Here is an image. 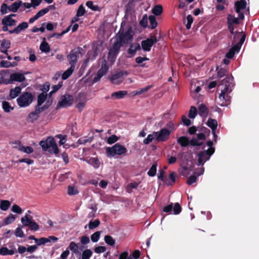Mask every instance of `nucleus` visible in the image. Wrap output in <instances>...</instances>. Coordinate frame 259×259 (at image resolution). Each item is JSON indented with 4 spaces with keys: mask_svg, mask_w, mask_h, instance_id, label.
<instances>
[{
    "mask_svg": "<svg viewBox=\"0 0 259 259\" xmlns=\"http://www.w3.org/2000/svg\"><path fill=\"white\" fill-rule=\"evenodd\" d=\"M140 24L144 28L147 27L148 25L147 16L145 15L142 19L140 21Z\"/></svg>",
    "mask_w": 259,
    "mask_h": 259,
    "instance_id": "60",
    "label": "nucleus"
},
{
    "mask_svg": "<svg viewBox=\"0 0 259 259\" xmlns=\"http://www.w3.org/2000/svg\"><path fill=\"white\" fill-rule=\"evenodd\" d=\"M149 20L150 23L151 28L152 29L155 28L157 25L155 17L153 15H150L149 17Z\"/></svg>",
    "mask_w": 259,
    "mask_h": 259,
    "instance_id": "44",
    "label": "nucleus"
},
{
    "mask_svg": "<svg viewBox=\"0 0 259 259\" xmlns=\"http://www.w3.org/2000/svg\"><path fill=\"white\" fill-rule=\"evenodd\" d=\"M172 208L175 214H179L182 210L181 206L179 203H176Z\"/></svg>",
    "mask_w": 259,
    "mask_h": 259,
    "instance_id": "56",
    "label": "nucleus"
},
{
    "mask_svg": "<svg viewBox=\"0 0 259 259\" xmlns=\"http://www.w3.org/2000/svg\"><path fill=\"white\" fill-rule=\"evenodd\" d=\"M11 42L10 40L3 39L1 44V51L8 55V49L10 48Z\"/></svg>",
    "mask_w": 259,
    "mask_h": 259,
    "instance_id": "21",
    "label": "nucleus"
},
{
    "mask_svg": "<svg viewBox=\"0 0 259 259\" xmlns=\"http://www.w3.org/2000/svg\"><path fill=\"white\" fill-rule=\"evenodd\" d=\"M247 5L246 2L244 0L236 1L235 3V9L236 13H238V18L243 20L244 18V14L241 12V11L246 8Z\"/></svg>",
    "mask_w": 259,
    "mask_h": 259,
    "instance_id": "13",
    "label": "nucleus"
},
{
    "mask_svg": "<svg viewBox=\"0 0 259 259\" xmlns=\"http://www.w3.org/2000/svg\"><path fill=\"white\" fill-rule=\"evenodd\" d=\"M68 194L69 195H75L78 193L77 189L73 186H69L68 187Z\"/></svg>",
    "mask_w": 259,
    "mask_h": 259,
    "instance_id": "52",
    "label": "nucleus"
},
{
    "mask_svg": "<svg viewBox=\"0 0 259 259\" xmlns=\"http://www.w3.org/2000/svg\"><path fill=\"white\" fill-rule=\"evenodd\" d=\"M162 7L160 5L155 6L152 9V13L156 16H159L162 13Z\"/></svg>",
    "mask_w": 259,
    "mask_h": 259,
    "instance_id": "38",
    "label": "nucleus"
},
{
    "mask_svg": "<svg viewBox=\"0 0 259 259\" xmlns=\"http://www.w3.org/2000/svg\"><path fill=\"white\" fill-rule=\"evenodd\" d=\"M176 175L175 172H171L169 176V179L171 181V183L169 180H166V184L168 185H171L172 183H174L176 181Z\"/></svg>",
    "mask_w": 259,
    "mask_h": 259,
    "instance_id": "53",
    "label": "nucleus"
},
{
    "mask_svg": "<svg viewBox=\"0 0 259 259\" xmlns=\"http://www.w3.org/2000/svg\"><path fill=\"white\" fill-rule=\"evenodd\" d=\"M108 70V67L107 66V63L106 60L104 59L102 62L101 68L98 71L97 73L93 79V82H98L101 79V78L107 73Z\"/></svg>",
    "mask_w": 259,
    "mask_h": 259,
    "instance_id": "10",
    "label": "nucleus"
},
{
    "mask_svg": "<svg viewBox=\"0 0 259 259\" xmlns=\"http://www.w3.org/2000/svg\"><path fill=\"white\" fill-rule=\"evenodd\" d=\"M92 254L93 252L91 249H86L83 251L81 256H80L78 259H90Z\"/></svg>",
    "mask_w": 259,
    "mask_h": 259,
    "instance_id": "32",
    "label": "nucleus"
},
{
    "mask_svg": "<svg viewBox=\"0 0 259 259\" xmlns=\"http://www.w3.org/2000/svg\"><path fill=\"white\" fill-rule=\"evenodd\" d=\"M127 94V92L126 91H120L118 92H114L111 94V97H115L116 99H122L124 98Z\"/></svg>",
    "mask_w": 259,
    "mask_h": 259,
    "instance_id": "30",
    "label": "nucleus"
},
{
    "mask_svg": "<svg viewBox=\"0 0 259 259\" xmlns=\"http://www.w3.org/2000/svg\"><path fill=\"white\" fill-rule=\"evenodd\" d=\"M203 144L202 142H200L197 138H192L190 140V145L192 146H201Z\"/></svg>",
    "mask_w": 259,
    "mask_h": 259,
    "instance_id": "49",
    "label": "nucleus"
},
{
    "mask_svg": "<svg viewBox=\"0 0 259 259\" xmlns=\"http://www.w3.org/2000/svg\"><path fill=\"white\" fill-rule=\"evenodd\" d=\"M22 4V1H17L9 7V10L12 12H16L21 6Z\"/></svg>",
    "mask_w": 259,
    "mask_h": 259,
    "instance_id": "27",
    "label": "nucleus"
},
{
    "mask_svg": "<svg viewBox=\"0 0 259 259\" xmlns=\"http://www.w3.org/2000/svg\"><path fill=\"white\" fill-rule=\"evenodd\" d=\"M28 27V23L26 22H23L19 24L13 30H9V33L10 34H12V33L18 34L23 30H24V29L27 28Z\"/></svg>",
    "mask_w": 259,
    "mask_h": 259,
    "instance_id": "18",
    "label": "nucleus"
},
{
    "mask_svg": "<svg viewBox=\"0 0 259 259\" xmlns=\"http://www.w3.org/2000/svg\"><path fill=\"white\" fill-rule=\"evenodd\" d=\"M15 235L16 237L22 238L24 236V233L22 229L20 227L17 228L15 231Z\"/></svg>",
    "mask_w": 259,
    "mask_h": 259,
    "instance_id": "59",
    "label": "nucleus"
},
{
    "mask_svg": "<svg viewBox=\"0 0 259 259\" xmlns=\"http://www.w3.org/2000/svg\"><path fill=\"white\" fill-rule=\"evenodd\" d=\"M58 238L56 237L50 236L48 238L42 237L39 238L38 240H36V243L37 245H45V244L50 242L51 241L53 242H56L58 241Z\"/></svg>",
    "mask_w": 259,
    "mask_h": 259,
    "instance_id": "16",
    "label": "nucleus"
},
{
    "mask_svg": "<svg viewBox=\"0 0 259 259\" xmlns=\"http://www.w3.org/2000/svg\"><path fill=\"white\" fill-rule=\"evenodd\" d=\"M85 13V9L82 5H81L77 10L76 16L80 17L83 16Z\"/></svg>",
    "mask_w": 259,
    "mask_h": 259,
    "instance_id": "54",
    "label": "nucleus"
},
{
    "mask_svg": "<svg viewBox=\"0 0 259 259\" xmlns=\"http://www.w3.org/2000/svg\"><path fill=\"white\" fill-rule=\"evenodd\" d=\"M16 217L13 214H10L4 220L6 225L11 224L15 220Z\"/></svg>",
    "mask_w": 259,
    "mask_h": 259,
    "instance_id": "46",
    "label": "nucleus"
},
{
    "mask_svg": "<svg viewBox=\"0 0 259 259\" xmlns=\"http://www.w3.org/2000/svg\"><path fill=\"white\" fill-rule=\"evenodd\" d=\"M39 145L44 151L48 150L50 154H57L59 153V149L55 139L53 137H48L46 141H40Z\"/></svg>",
    "mask_w": 259,
    "mask_h": 259,
    "instance_id": "1",
    "label": "nucleus"
},
{
    "mask_svg": "<svg viewBox=\"0 0 259 259\" xmlns=\"http://www.w3.org/2000/svg\"><path fill=\"white\" fill-rule=\"evenodd\" d=\"M47 13H48V9L45 8L38 11L35 16L37 19H38L39 18L42 17Z\"/></svg>",
    "mask_w": 259,
    "mask_h": 259,
    "instance_id": "61",
    "label": "nucleus"
},
{
    "mask_svg": "<svg viewBox=\"0 0 259 259\" xmlns=\"http://www.w3.org/2000/svg\"><path fill=\"white\" fill-rule=\"evenodd\" d=\"M34 97L31 93L26 92L23 93L17 99V102L20 107L28 106L33 101Z\"/></svg>",
    "mask_w": 259,
    "mask_h": 259,
    "instance_id": "4",
    "label": "nucleus"
},
{
    "mask_svg": "<svg viewBox=\"0 0 259 259\" xmlns=\"http://www.w3.org/2000/svg\"><path fill=\"white\" fill-rule=\"evenodd\" d=\"M233 77L231 76H227L223 79L218 87L219 90H223L229 93L232 92Z\"/></svg>",
    "mask_w": 259,
    "mask_h": 259,
    "instance_id": "5",
    "label": "nucleus"
},
{
    "mask_svg": "<svg viewBox=\"0 0 259 259\" xmlns=\"http://www.w3.org/2000/svg\"><path fill=\"white\" fill-rule=\"evenodd\" d=\"M122 46V44L118 40L115 42L113 45L112 47L109 50L108 53L109 59H115L116 55L118 54V51Z\"/></svg>",
    "mask_w": 259,
    "mask_h": 259,
    "instance_id": "14",
    "label": "nucleus"
},
{
    "mask_svg": "<svg viewBox=\"0 0 259 259\" xmlns=\"http://www.w3.org/2000/svg\"><path fill=\"white\" fill-rule=\"evenodd\" d=\"M2 24L3 25L13 26L16 25V21L10 16H5L2 20Z\"/></svg>",
    "mask_w": 259,
    "mask_h": 259,
    "instance_id": "20",
    "label": "nucleus"
},
{
    "mask_svg": "<svg viewBox=\"0 0 259 259\" xmlns=\"http://www.w3.org/2000/svg\"><path fill=\"white\" fill-rule=\"evenodd\" d=\"M220 91L221 93L217 99V103L221 106H227L230 103V97L228 96L229 93L223 90Z\"/></svg>",
    "mask_w": 259,
    "mask_h": 259,
    "instance_id": "9",
    "label": "nucleus"
},
{
    "mask_svg": "<svg viewBox=\"0 0 259 259\" xmlns=\"http://www.w3.org/2000/svg\"><path fill=\"white\" fill-rule=\"evenodd\" d=\"M100 224V222L99 220L97 219L95 220L94 222L90 221L89 224V228L90 229H94L98 227Z\"/></svg>",
    "mask_w": 259,
    "mask_h": 259,
    "instance_id": "48",
    "label": "nucleus"
},
{
    "mask_svg": "<svg viewBox=\"0 0 259 259\" xmlns=\"http://www.w3.org/2000/svg\"><path fill=\"white\" fill-rule=\"evenodd\" d=\"M127 151L126 148L119 143L115 144L111 147L106 148V154L108 157H112L116 155H125Z\"/></svg>",
    "mask_w": 259,
    "mask_h": 259,
    "instance_id": "3",
    "label": "nucleus"
},
{
    "mask_svg": "<svg viewBox=\"0 0 259 259\" xmlns=\"http://www.w3.org/2000/svg\"><path fill=\"white\" fill-rule=\"evenodd\" d=\"M22 224V227L29 226L31 223L33 221L32 216L26 214L24 217H22L21 219Z\"/></svg>",
    "mask_w": 259,
    "mask_h": 259,
    "instance_id": "23",
    "label": "nucleus"
},
{
    "mask_svg": "<svg viewBox=\"0 0 259 259\" xmlns=\"http://www.w3.org/2000/svg\"><path fill=\"white\" fill-rule=\"evenodd\" d=\"M155 139V132H153L152 134H149L147 137L144 140L143 143L145 144H148L152 141L154 139Z\"/></svg>",
    "mask_w": 259,
    "mask_h": 259,
    "instance_id": "45",
    "label": "nucleus"
},
{
    "mask_svg": "<svg viewBox=\"0 0 259 259\" xmlns=\"http://www.w3.org/2000/svg\"><path fill=\"white\" fill-rule=\"evenodd\" d=\"M187 23L186 24V27L187 29H190L191 27V24L193 22V18L191 15H188L187 17Z\"/></svg>",
    "mask_w": 259,
    "mask_h": 259,
    "instance_id": "57",
    "label": "nucleus"
},
{
    "mask_svg": "<svg viewBox=\"0 0 259 259\" xmlns=\"http://www.w3.org/2000/svg\"><path fill=\"white\" fill-rule=\"evenodd\" d=\"M126 71H120L112 75L110 77V80L113 84H118L123 81L125 76L128 75Z\"/></svg>",
    "mask_w": 259,
    "mask_h": 259,
    "instance_id": "12",
    "label": "nucleus"
},
{
    "mask_svg": "<svg viewBox=\"0 0 259 259\" xmlns=\"http://www.w3.org/2000/svg\"><path fill=\"white\" fill-rule=\"evenodd\" d=\"M214 148H209L207 150L200 152L198 155L199 164L203 165L205 162L208 160L211 155L214 153Z\"/></svg>",
    "mask_w": 259,
    "mask_h": 259,
    "instance_id": "6",
    "label": "nucleus"
},
{
    "mask_svg": "<svg viewBox=\"0 0 259 259\" xmlns=\"http://www.w3.org/2000/svg\"><path fill=\"white\" fill-rule=\"evenodd\" d=\"M21 88L20 87H16L14 89H12L10 91L9 96L11 99H14L18 97L21 93Z\"/></svg>",
    "mask_w": 259,
    "mask_h": 259,
    "instance_id": "24",
    "label": "nucleus"
},
{
    "mask_svg": "<svg viewBox=\"0 0 259 259\" xmlns=\"http://www.w3.org/2000/svg\"><path fill=\"white\" fill-rule=\"evenodd\" d=\"M118 139L119 138L117 136L113 135L107 139V142L109 144H112L117 142Z\"/></svg>",
    "mask_w": 259,
    "mask_h": 259,
    "instance_id": "50",
    "label": "nucleus"
},
{
    "mask_svg": "<svg viewBox=\"0 0 259 259\" xmlns=\"http://www.w3.org/2000/svg\"><path fill=\"white\" fill-rule=\"evenodd\" d=\"M11 210L13 212L18 213V214H20L22 212V209H21V208L17 204H14L12 206V207L11 208Z\"/></svg>",
    "mask_w": 259,
    "mask_h": 259,
    "instance_id": "58",
    "label": "nucleus"
},
{
    "mask_svg": "<svg viewBox=\"0 0 259 259\" xmlns=\"http://www.w3.org/2000/svg\"><path fill=\"white\" fill-rule=\"evenodd\" d=\"M197 109L194 106H191L190 107L188 116L190 118H194L197 115Z\"/></svg>",
    "mask_w": 259,
    "mask_h": 259,
    "instance_id": "47",
    "label": "nucleus"
},
{
    "mask_svg": "<svg viewBox=\"0 0 259 259\" xmlns=\"http://www.w3.org/2000/svg\"><path fill=\"white\" fill-rule=\"evenodd\" d=\"M84 246H81L79 249L80 250H82L84 248ZM68 248L71 250L72 253L74 254H79L80 252L78 250L79 246L77 244H76L75 242H71L69 244Z\"/></svg>",
    "mask_w": 259,
    "mask_h": 259,
    "instance_id": "22",
    "label": "nucleus"
},
{
    "mask_svg": "<svg viewBox=\"0 0 259 259\" xmlns=\"http://www.w3.org/2000/svg\"><path fill=\"white\" fill-rule=\"evenodd\" d=\"M196 180H197V177L195 176H191L188 179L187 183L188 185H191L192 184L196 182Z\"/></svg>",
    "mask_w": 259,
    "mask_h": 259,
    "instance_id": "64",
    "label": "nucleus"
},
{
    "mask_svg": "<svg viewBox=\"0 0 259 259\" xmlns=\"http://www.w3.org/2000/svg\"><path fill=\"white\" fill-rule=\"evenodd\" d=\"M17 65H18L17 63L15 62H13L11 63L9 61H5V60L2 61L0 63L1 66L2 67H4V68H9L10 67H15V66H17Z\"/></svg>",
    "mask_w": 259,
    "mask_h": 259,
    "instance_id": "35",
    "label": "nucleus"
},
{
    "mask_svg": "<svg viewBox=\"0 0 259 259\" xmlns=\"http://www.w3.org/2000/svg\"><path fill=\"white\" fill-rule=\"evenodd\" d=\"M74 67L70 66L67 70H66L62 75V78L63 80L67 79L73 72Z\"/></svg>",
    "mask_w": 259,
    "mask_h": 259,
    "instance_id": "34",
    "label": "nucleus"
},
{
    "mask_svg": "<svg viewBox=\"0 0 259 259\" xmlns=\"http://www.w3.org/2000/svg\"><path fill=\"white\" fill-rule=\"evenodd\" d=\"M47 94L46 93H42L37 97V104L38 105H41L46 101Z\"/></svg>",
    "mask_w": 259,
    "mask_h": 259,
    "instance_id": "39",
    "label": "nucleus"
},
{
    "mask_svg": "<svg viewBox=\"0 0 259 259\" xmlns=\"http://www.w3.org/2000/svg\"><path fill=\"white\" fill-rule=\"evenodd\" d=\"M227 20H228V24H231V25H233V24H239V22L238 20H240V19H239L238 17L235 18L232 15L229 14L228 15Z\"/></svg>",
    "mask_w": 259,
    "mask_h": 259,
    "instance_id": "36",
    "label": "nucleus"
},
{
    "mask_svg": "<svg viewBox=\"0 0 259 259\" xmlns=\"http://www.w3.org/2000/svg\"><path fill=\"white\" fill-rule=\"evenodd\" d=\"M78 53H79L77 50L74 49L71 51L70 54L67 55V58L71 66H73L75 67V65L77 61V55Z\"/></svg>",
    "mask_w": 259,
    "mask_h": 259,
    "instance_id": "15",
    "label": "nucleus"
},
{
    "mask_svg": "<svg viewBox=\"0 0 259 259\" xmlns=\"http://www.w3.org/2000/svg\"><path fill=\"white\" fill-rule=\"evenodd\" d=\"M73 102V98L69 94H65L61 97V101H59L56 106V109L61 108H66L70 106Z\"/></svg>",
    "mask_w": 259,
    "mask_h": 259,
    "instance_id": "7",
    "label": "nucleus"
},
{
    "mask_svg": "<svg viewBox=\"0 0 259 259\" xmlns=\"http://www.w3.org/2000/svg\"><path fill=\"white\" fill-rule=\"evenodd\" d=\"M177 143L182 147H187L189 144H190V141L188 137L186 136H182L178 139Z\"/></svg>",
    "mask_w": 259,
    "mask_h": 259,
    "instance_id": "26",
    "label": "nucleus"
},
{
    "mask_svg": "<svg viewBox=\"0 0 259 259\" xmlns=\"http://www.w3.org/2000/svg\"><path fill=\"white\" fill-rule=\"evenodd\" d=\"M10 79V81H8L6 83H11L12 81L22 82L25 80V77L23 74L14 73L11 74Z\"/></svg>",
    "mask_w": 259,
    "mask_h": 259,
    "instance_id": "17",
    "label": "nucleus"
},
{
    "mask_svg": "<svg viewBox=\"0 0 259 259\" xmlns=\"http://www.w3.org/2000/svg\"><path fill=\"white\" fill-rule=\"evenodd\" d=\"M40 50L45 53H49L50 51V47L48 42L46 41V38H44L43 41L40 44L39 47Z\"/></svg>",
    "mask_w": 259,
    "mask_h": 259,
    "instance_id": "28",
    "label": "nucleus"
},
{
    "mask_svg": "<svg viewBox=\"0 0 259 259\" xmlns=\"http://www.w3.org/2000/svg\"><path fill=\"white\" fill-rule=\"evenodd\" d=\"M104 240L105 242L110 246H114L115 243V240L110 235H106Z\"/></svg>",
    "mask_w": 259,
    "mask_h": 259,
    "instance_id": "43",
    "label": "nucleus"
},
{
    "mask_svg": "<svg viewBox=\"0 0 259 259\" xmlns=\"http://www.w3.org/2000/svg\"><path fill=\"white\" fill-rule=\"evenodd\" d=\"M2 106L4 110L6 112H10L11 110H13L14 108L12 107L10 103L6 101H4L2 103Z\"/></svg>",
    "mask_w": 259,
    "mask_h": 259,
    "instance_id": "41",
    "label": "nucleus"
},
{
    "mask_svg": "<svg viewBox=\"0 0 259 259\" xmlns=\"http://www.w3.org/2000/svg\"><path fill=\"white\" fill-rule=\"evenodd\" d=\"M157 165V163L155 162L152 164V166L150 168L148 172V175L150 177H154V176H155L156 174Z\"/></svg>",
    "mask_w": 259,
    "mask_h": 259,
    "instance_id": "42",
    "label": "nucleus"
},
{
    "mask_svg": "<svg viewBox=\"0 0 259 259\" xmlns=\"http://www.w3.org/2000/svg\"><path fill=\"white\" fill-rule=\"evenodd\" d=\"M86 6L94 11H100L101 9L98 5H94L92 1H88Z\"/></svg>",
    "mask_w": 259,
    "mask_h": 259,
    "instance_id": "40",
    "label": "nucleus"
},
{
    "mask_svg": "<svg viewBox=\"0 0 259 259\" xmlns=\"http://www.w3.org/2000/svg\"><path fill=\"white\" fill-rule=\"evenodd\" d=\"M228 73V71L225 68H221L220 69H219L218 71V76L219 77L221 78L224 76H228L227 75V73Z\"/></svg>",
    "mask_w": 259,
    "mask_h": 259,
    "instance_id": "55",
    "label": "nucleus"
},
{
    "mask_svg": "<svg viewBox=\"0 0 259 259\" xmlns=\"http://www.w3.org/2000/svg\"><path fill=\"white\" fill-rule=\"evenodd\" d=\"M16 251L13 249L9 250L7 247H3L0 249V254L3 255H13Z\"/></svg>",
    "mask_w": 259,
    "mask_h": 259,
    "instance_id": "31",
    "label": "nucleus"
},
{
    "mask_svg": "<svg viewBox=\"0 0 259 259\" xmlns=\"http://www.w3.org/2000/svg\"><path fill=\"white\" fill-rule=\"evenodd\" d=\"M158 41L156 37L154 35L151 36L150 38H147L146 40L141 42V46L143 50L145 51H150L151 47Z\"/></svg>",
    "mask_w": 259,
    "mask_h": 259,
    "instance_id": "11",
    "label": "nucleus"
},
{
    "mask_svg": "<svg viewBox=\"0 0 259 259\" xmlns=\"http://www.w3.org/2000/svg\"><path fill=\"white\" fill-rule=\"evenodd\" d=\"M170 133L171 131L165 128L159 132H155V140L157 142H165L169 139Z\"/></svg>",
    "mask_w": 259,
    "mask_h": 259,
    "instance_id": "8",
    "label": "nucleus"
},
{
    "mask_svg": "<svg viewBox=\"0 0 259 259\" xmlns=\"http://www.w3.org/2000/svg\"><path fill=\"white\" fill-rule=\"evenodd\" d=\"M29 226L30 227V230L32 231H37L39 228L38 225L34 221Z\"/></svg>",
    "mask_w": 259,
    "mask_h": 259,
    "instance_id": "63",
    "label": "nucleus"
},
{
    "mask_svg": "<svg viewBox=\"0 0 259 259\" xmlns=\"http://www.w3.org/2000/svg\"><path fill=\"white\" fill-rule=\"evenodd\" d=\"M117 36L122 44H128L133 40V32L131 26H128L126 30L123 28V23H121V27Z\"/></svg>",
    "mask_w": 259,
    "mask_h": 259,
    "instance_id": "2",
    "label": "nucleus"
},
{
    "mask_svg": "<svg viewBox=\"0 0 259 259\" xmlns=\"http://www.w3.org/2000/svg\"><path fill=\"white\" fill-rule=\"evenodd\" d=\"M11 203L9 200H2L1 201L0 208L2 210L6 211L10 207Z\"/></svg>",
    "mask_w": 259,
    "mask_h": 259,
    "instance_id": "37",
    "label": "nucleus"
},
{
    "mask_svg": "<svg viewBox=\"0 0 259 259\" xmlns=\"http://www.w3.org/2000/svg\"><path fill=\"white\" fill-rule=\"evenodd\" d=\"M80 242L82 245H87L90 242V238L87 236H83L80 238Z\"/></svg>",
    "mask_w": 259,
    "mask_h": 259,
    "instance_id": "62",
    "label": "nucleus"
},
{
    "mask_svg": "<svg viewBox=\"0 0 259 259\" xmlns=\"http://www.w3.org/2000/svg\"><path fill=\"white\" fill-rule=\"evenodd\" d=\"M16 144H17L18 145L17 149L18 150L20 151L23 152L27 154H30L33 152V149L31 147H25L21 144V142L19 141H16Z\"/></svg>",
    "mask_w": 259,
    "mask_h": 259,
    "instance_id": "19",
    "label": "nucleus"
},
{
    "mask_svg": "<svg viewBox=\"0 0 259 259\" xmlns=\"http://www.w3.org/2000/svg\"><path fill=\"white\" fill-rule=\"evenodd\" d=\"M206 124L211 129L212 133L214 134V131L216 130L218 126V121L217 120L209 118L207 121Z\"/></svg>",
    "mask_w": 259,
    "mask_h": 259,
    "instance_id": "25",
    "label": "nucleus"
},
{
    "mask_svg": "<svg viewBox=\"0 0 259 259\" xmlns=\"http://www.w3.org/2000/svg\"><path fill=\"white\" fill-rule=\"evenodd\" d=\"M39 116L34 111H32L30 112L27 117V121L28 122L33 123L35 121H36Z\"/></svg>",
    "mask_w": 259,
    "mask_h": 259,
    "instance_id": "33",
    "label": "nucleus"
},
{
    "mask_svg": "<svg viewBox=\"0 0 259 259\" xmlns=\"http://www.w3.org/2000/svg\"><path fill=\"white\" fill-rule=\"evenodd\" d=\"M208 112V109L204 104H201L198 107V113L201 116H207Z\"/></svg>",
    "mask_w": 259,
    "mask_h": 259,
    "instance_id": "29",
    "label": "nucleus"
},
{
    "mask_svg": "<svg viewBox=\"0 0 259 259\" xmlns=\"http://www.w3.org/2000/svg\"><path fill=\"white\" fill-rule=\"evenodd\" d=\"M100 235H101V233L100 231L96 232L95 233H94V234H93L91 235V240L93 242H97L100 238Z\"/></svg>",
    "mask_w": 259,
    "mask_h": 259,
    "instance_id": "51",
    "label": "nucleus"
}]
</instances>
